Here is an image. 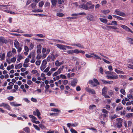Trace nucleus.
<instances>
[{
	"instance_id": "obj_59",
	"label": "nucleus",
	"mask_w": 133,
	"mask_h": 133,
	"mask_svg": "<svg viewBox=\"0 0 133 133\" xmlns=\"http://www.w3.org/2000/svg\"><path fill=\"white\" fill-rule=\"evenodd\" d=\"M126 113V111L124 110L122 111H121V115L124 116Z\"/></svg>"
},
{
	"instance_id": "obj_22",
	"label": "nucleus",
	"mask_w": 133,
	"mask_h": 133,
	"mask_svg": "<svg viewBox=\"0 0 133 133\" xmlns=\"http://www.w3.org/2000/svg\"><path fill=\"white\" fill-rule=\"evenodd\" d=\"M23 130L27 133H29L30 132V129L28 127H26Z\"/></svg>"
},
{
	"instance_id": "obj_1",
	"label": "nucleus",
	"mask_w": 133,
	"mask_h": 133,
	"mask_svg": "<svg viewBox=\"0 0 133 133\" xmlns=\"http://www.w3.org/2000/svg\"><path fill=\"white\" fill-rule=\"evenodd\" d=\"M112 76L107 75L106 77L108 79H116L118 78V76L116 73L113 72H110V74Z\"/></svg>"
},
{
	"instance_id": "obj_6",
	"label": "nucleus",
	"mask_w": 133,
	"mask_h": 133,
	"mask_svg": "<svg viewBox=\"0 0 133 133\" xmlns=\"http://www.w3.org/2000/svg\"><path fill=\"white\" fill-rule=\"evenodd\" d=\"M33 114L34 116H37L38 118H41L39 117L41 115V113L39 110L37 109H36L35 111H33Z\"/></svg>"
},
{
	"instance_id": "obj_62",
	"label": "nucleus",
	"mask_w": 133,
	"mask_h": 133,
	"mask_svg": "<svg viewBox=\"0 0 133 133\" xmlns=\"http://www.w3.org/2000/svg\"><path fill=\"white\" fill-rule=\"evenodd\" d=\"M100 5L98 4L96 5L95 7V10L96 11L97 10V9L98 8L100 7Z\"/></svg>"
},
{
	"instance_id": "obj_23",
	"label": "nucleus",
	"mask_w": 133,
	"mask_h": 133,
	"mask_svg": "<svg viewBox=\"0 0 133 133\" xmlns=\"http://www.w3.org/2000/svg\"><path fill=\"white\" fill-rule=\"evenodd\" d=\"M51 2L52 5L55 6L56 5L57 2V0H52Z\"/></svg>"
},
{
	"instance_id": "obj_63",
	"label": "nucleus",
	"mask_w": 133,
	"mask_h": 133,
	"mask_svg": "<svg viewBox=\"0 0 133 133\" xmlns=\"http://www.w3.org/2000/svg\"><path fill=\"white\" fill-rule=\"evenodd\" d=\"M79 51L78 49H76L74 50V53H75L76 54H78L79 53Z\"/></svg>"
},
{
	"instance_id": "obj_3",
	"label": "nucleus",
	"mask_w": 133,
	"mask_h": 133,
	"mask_svg": "<svg viewBox=\"0 0 133 133\" xmlns=\"http://www.w3.org/2000/svg\"><path fill=\"white\" fill-rule=\"evenodd\" d=\"M123 119L121 118H118L117 119V121L116 123L117 127L118 128H121L122 126Z\"/></svg>"
},
{
	"instance_id": "obj_25",
	"label": "nucleus",
	"mask_w": 133,
	"mask_h": 133,
	"mask_svg": "<svg viewBox=\"0 0 133 133\" xmlns=\"http://www.w3.org/2000/svg\"><path fill=\"white\" fill-rule=\"evenodd\" d=\"M73 46H76L80 48H84V47L83 45H82L80 43H77V44H75L73 45Z\"/></svg>"
},
{
	"instance_id": "obj_30",
	"label": "nucleus",
	"mask_w": 133,
	"mask_h": 133,
	"mask_svg": "<svg viewBox=\"0 0 133 133\" xmlns=\"http://www.w3.org/2000/svg\"><path fill=\"white\" fill-rule=\"evenodd\" d=\"M36 3H32L30 5V6H31L32 7L33 9H34L36 7Z\"/></svg>"
},
{
	"instance_id": "obj_54",
	"label": "nucleus",
	"mask_w": 133,
	"mask_h": 133,
	"mask_svg": "<svg viewBox=\"0 0 133 133\" xmlns=\"http://www.w3.org/2000/svg\"><path fill=\"white\" fill-rule=\"evenodd\" d=\"M99 72L101 74H103V70L102 67H100V68Z\"/></svg>"
},
{
	"instance_id": "obj_64",
	"label": "nucleus",
	"mask_w": 133,
	"mask_h": 133,
	"mask_svg": "<svg viewBox=\"0 0 133 133\" xmlns=\"http://www.w3.org/2000/svg\"><path fill=\"white\" fill-rule=\"evenodd\" d=\"M128 68L133 69V65L129 64L128 65Z\"/></svg>"
},
{
	"instance_id": "obj_36",
	"label": "nucleus",
	"mask_w": 133,
	"mask_h": 133,
	"mask_svg": "<svg viewBox=\"0 0 133 133\" xmlns=\"http://www.w3.org/2000/svg\"><path fill=\"white\" fill-rule=\"evenodd\" d=\"M33 35L32 34H23V36H24L30 37H32L33 36Z\"/></svg>"
},
{
	"instance_id": "obj_7",
	"label": "nucleus",
	"mask_w": 133,
	"mask_h": 133,
	"mask_svg": "<svg viewBox=\"0 0 133 133\" xmlns=\"http://www.w3.org/2000/svg\"><path fill=\"white\" fill-rule=\"evenodd\" d=\"M85 90L87 92L90 93L91 94H96L95 91L93 89H91L90 88L88 87H86L85 88Z\"/></svg>"
},
{
	"instance_id": "obj_52",
	"label": "nucleus",
	"mask_w": 133,
	"mask_h": 133,
	"mask_svg": "<svg viewBox=\"0 0 133 133\" xmlns=\"http://www.w3.org/2000/svg\"><path fill=\"white\" fill-rule=\"evenodd\" d=\"M68 81L67 80H65L63 81V83L64 85L67 84L68 83Z\"/></svg>"
},
{
	"instance_id": "obj_13",
	"label": "nucleus",
	"mask_w": 133,
	"mask_h": 133,
	"mask_svg": "<svg viewBox=\"0 0 133 133\" xmlns=\"http://www.w3.org/2000/svg\"><path fill=\"white\" fill-rule=\"evenodd\" d=\"M46 130V128L44 126L42 125V131L44 132H46L47 133H54V131H51V130H49V131L46 132L44 130L43 131L42 130Z\"/></svg>"
},
{
	"instance_id": "obj_51",
	"label": "nucleus",
	"mask_w": 133,
	"mask_h": 133,
	"mask_svg": "<svg viewBox=\"0 0 133 133\" xmlns=\"http://www.w3.org/2000/svg\"><path fill=\"white\" fill-rule=\"evenodd\" d=\"M123 108V107H121L118 106L117 107L116 109L117 111H119L122 110Z\"/></svg>"
},
{
	"instance_id": "obj_9",
	"label": "nucleus",
	"mask_w": 133,
	"mask_h": 133,
	"mask_svg": "<svg viewBox=\"0 0 133 133\" xmlns=\"http://www.w3.org/2000/svg\"><path fill=\"white\" fill-rule=\"evenodd\" d=\"M108 88L107 87H105L102 89V95L103 96L105 95L107 92Z\"/></svg>"
},
{
	"instance_id": "obj_20",
	"label": "nucleus",
	"mask_w": 133,
	"mask_h": 133,
	"mask_svg": "<svg viewBox=\"0 0 133 133\" xmlns=\"http://www.w3.org/2000/svg\"><path fill=\"white\" fill-rule=\"evenodd\" d=\"M51 111L57 112H61L60 110H58V109L55 108H52L51 109Z\"/></svg>"
},
{
	"instance_id": "obj_61",
	"label": "nucleus",
	"mask_w": 133,
	"mask_h": 133,
	"mask_svg": "<svg viewBox=\"0 0 133 133\" xmlns=\"http://www.w3.org/2000/svg\"><path fill=\"white\" fill-rule=\"evenodd\" d=\"M67 53L68 54H74V50H69L67 51Z\"/></svg>"
},
{
	"instance_id": "obj_34",
	"label": "nucleus",
	"mask_w": 133,
	"mask_h": 133,
	"mask_svg": "<svg viewBox=\"0 0 133 133\" xmlns=\"http://www.w3.org/2000/svg\"><path fill=\"white\" fill-rule=\"evenodd\" d=\"M60 78H62L63 79H66V77L64 75L61 74L60 75Z\"/></svg>"
},
{
	"instance_id": "obj_33",
	"label": "nucleus",
	"mask_w": 133,
	"mask_h": 133,
	"mask_svg": "<svg viewBox=\"0 0 133 133\" xmlns=\"http://www.w3.org/2000/svg\"><path fill=\"white\" fill-rule=\"evenodd\" d=\"M23 57L21 55H19L17 59V61L19 62L20 60L22 59H23Z\"/></svg>"
},
{
	"instance_id": "obj_55",
	"label": "nucleus",
	"mask_w": 133,
	"mask_h": 133,
	"mask_svg": "<svg viewBox=\"0 0 133 133\" xmlns=\"http://www.w3.org/2000/svg\"><path fill=\"white\" fill-rule=\"evenodd\" d=\"M24 49L27 52H28L29 51V49L28 47L26 46H25L24 47Z\"/></svg>"
},
{
	"instance_id": "obj_50",
	"label": "nucleus",
	"mask_w": 133,
	"mask_h": 133,
	"mask_svg": "<svg viewBox=\"0 0 133 133\" xmlns=\"http://www.w3.org/2000/svg\"><path fill=\"white\" fill-rule=\"evenodd\" d=\"M101 81L103 82V84H108V81H107L104 79H102Z\"/></svg>"
},
{
	"instance_id": "obj_27",
	"label": "nucleus",
	"mask_w": 133,
	"mask_h": 133,
	"mask_svg": "<svg viewBox=\"0 0 133 133\" xmlns=\"http://www.w3.org/2000/svg\"><path fill=\"white\" fill-rule=\"evenodd\" d=\"M12 55L11 52L10 51H8L7 53V56L9 58L11 57Z\"/></svg>"
},
{
	"instance_id": "obj_56",
	"label": "nucleus",
	"mask_w": 133,
	"mask_h": 133,
	"mask_svg": "<svg viewBox=\"0 0 133 133\" xmlns=\"http://www.w3.org/2000/svg\"><path fill=\"white\" fill-rule=\"evenodd\" d=\"M60 49H62L63 51L65 50H66V49L65 45H62V46Z\"/></svg>"
},
{
	"instance_id": "obj_41",
	"label": "nucleus",
	"mask_w": 133,
	"mask_h": 133,
	"mask_svg": "<svg viewBox=\"0 0 133 133\" xmlns=\"http://www.w3.org/2000/svg\"><path fill=\"white\" fill-rule=\"evenodd\" d=\"M32 11L33 12L38 11L41 12H42V10L36 9L34 10H32Z\"/></svg>"
},
{
	"instance_id": "obj_18",
	"label": "nucleus",
	"mask_w": 133,
	"mask_h": 133,
	"mask_svg": "<svg viewBox=\"0 0 133 133\" xmlns=\"http://www.w3.org/2000/svg\"><path fill=\"white\" fill-rule=\"evenodd\" d=\"M14 45L16 49L19 46V43L17 41H15L14 43Z\"/></svg>"
},
{
	"instance_id": "obj_5",
	"label": "nucleus",
	"mask_w": 133,
	"mask_h": 133,
	"mask_svg": "<svg viewBox=\"0 0 133 133\" xmlns=\"http://www.w3.org/2000/svg\"><path fill=\"white\" fill-rule=\"evenodd\" d=\"M115 12L117 15L122 17H124L125 16V14L124 13L120 11L118 9H115Z\"/></svg>"
},
{
	"instance_id": "obj_17",
	"label": "nucleus",
	"mask_w": 133,
	"mask_h": 133,
	"mask_svg": "<svg viewBox=\"0 0 133 133\" xmlns=\"http://www.w3.org/2000/svg\"><path fill=\"white\" fill-rule=\"evenodd\" d=\"M10 104L11 105L13 106L14 107H18L19 106H20L22 105L21 104H17L16 103L14 102H10Z\"/></svg>"
},
{
	"instance_id": "obj_19",
	"label": "nucleus",
	"mask_w": 133,
	"mask_h": 133,
	"mask_svg": "<svg viewBox=\"0 0 133 133\" xmlns=\"http://www.w3.org/2000/svg\"><path fill=\"white\" fill-rule=\"evenodd\" d=\"M99 19L101 22L104 23H107L108 22L106 18H99Z\"/></svg>"
},
{
	"instance_id": "obj_14",
	"label": "nucleus",
	"mask_w": 133,
	"mask_h": 133,
	"mask_svg": "<svg viewBox=\"0 0 133 133\" xmlns=\"http://www.w3.org/2000/svg\"><path fill=\"white\" fill-rule=\"evenodd\" d=\"M29 116L30 118L32 119L31 121L33 123L35 122V121L37 119V118L32 115H29Z\"/></svg>"
},
{
	"instance_id": "obj_40",
	"label": "nucleus",
	"mask_w": 133,
	"mask_h": 133,
	"mask_svg": "<svg viewBox=\"0 0 133 133\" xmlns=\"http://www.w3.org/2000/svg\"><path fill=\"white\" fill-rule=\"evenodd\" d=\"M120 92L123 95H125L126 94L125 90L123 89H122L120 90Z\"/></svg>"
},
{
	"instance_id": "obj_58",
	"label": "nucleus",
	"mask_w": 133,
	"mask_h": 133,
	"mask_svg": "<svg viewBox=\"0 0 133 133\" xmlns=\"http://www.w3.org/2000/svg\"><path fill=\"white\" fill-rule=\"evenodd\" d=\"M64 0H58V3L60 4H62L64 2Z\"/></svg>"
},
{
	"instance_id": "obj_60",
	"label": "nucleus",
	"mask_w": 133,
	"mask_h": 133,
	"mask_svg": "<svg viewBox=\"0 0 133 133\" xmlns=\"http://www.w3.org/2000/svg\"><path fill=\"white\" fill-rule=\"evenodd\" d=\"M31 100L32 102H36L37 101V99L35 98L32 97L31 98Z\"/></svg>"
},
{
	"instance_id": "obj_44",
	"label": "nucleus",
	"mask_w": 133,
	"mask_h": 133,
	"mask_svg": "<svg viewBox=\"0 0 133 133\" xmlns=\"http://www.w3.org/2000/svg\"><path fill=\"white\" fill-rule=\"evenodd\" d=\"M49 115L50 116H57L59 115V114L57 113H50L49 114Z\"/></svg>"
},
{
	"instance_id": "obj_42",
	"label": "nucleus",
	"mask_w": 133,
	"mask_h": 133,
	"mask_svg": "<svg viewBox=\"0 0 133 133\" xmlns=\"http://www.w3.org/2000/svg\"><path fill=\"white\" fill-rule=\"evenodd\" d=\"M101 4L102 5L104 6L107 3V2L105 0H103L101 1Z\"/></svg>"
},
{
	"instance_id": "obj_4",
	"label": "nucleus",
	"mask_w": 133,
	"mask_h": 133,
	"mask_svg": "<svg viewBox=\"0 0 133 133\" xmlns=\"http://www.w3.org/2000/svg\"><path fill=\"white\" fill-rule=\"evenodd\" d=\"M0 107H5L6 109L10 111L11 110V107L10 105L8 104L5 103H2L0 104Z\"/></svg>"
},
{
	"instance_id": "obj_15",
	"label": "nucleus",
	"mask_w": 133,
	"mask_h": 133,
	"mask_svg": "<svg viewBox=\"0 0 133 133\" xmlns=\"http://www.w3.org/2000/svg\"><path fill=\"white\" fill-rule=\"evenodd\" d=\"M47 61L45 59L44 60L42 61V71L44 69V68L45 67V65L47 64Z\"/></svg>"
},
{
	"instance_id": "obj_47",
	"label": "nucleus",
	"mask_w": 133,
	"mask_h": 133,
	"mask_svg": "<svg viewBox=\"0 0 133 133\" xmlns=\"http://www.w3.org/2000/svg\"><path fill=\"white\" fill-rule=\"evenodd\" d=\"M14 97L13 96H11L7 98L8 99L9 101H12L14 100Z\"/></svg>"
},
{
	"instance_id": "obj_53",
	"label": "nucleus",
	"mask_w": 133,
	"mask_h": 133,
	"mask_svg": "<svg viewBox=\"0 0 133 133\" xmlns=\"http://www.w3.org/2000/svg\"><path fill=\"white\" fill-rule=\"evenodd\" d=\"M33 125L34 126V127L37 130H39L40 129L39 128V127L37 125H35L34 124H33Z\"/></svg>"
},
{
	"instance_id": "obj_16",
	"label": "nucleus",
	"mask_w": 133,
	"mask_h": 133,
	"mask_svg": "<svg viewBox=\"0 0 133 133\" xmlns=\"http://www.w3.org/2000/svg\"><path fill=\"white\" fill-rule=\"evenodd\" d=\"M87 19L89 21H93V20L94 17L92 15H90L86 16Z\"/></svg>"
},
{
	"instance_id": "obj_31",
	"label": "nucleus",
	"mask_w": 133,
	"mask_h": 133,
	"mask_svg": "<svg viewBox=\"0 0 133 133\" xmlns=\"http://www.w3.org/2000/svg\"><path fill=\"white\" fill-rule=\"evenodd\" d=\"M128 39L129 40V42L130 44H133V39L130 38H128Z\"/></svg>"
},
{
	"instance_id": "obj_46",
	"label": "nucleus",
	"mask_w": 133,
	"mask_h": 133,
	"mask_svg": "<svg viewBox=\"0 0 133 133\" xmlns=\"http://www.w3.org/2000/svg\"><path fill=\"white\" fill-rule=\"evenodd\" d=\"M128 98L130 99H132V94H129L127 95Z\"/></svg>"
},
{
	"instance_id": "obj_57",
	"label": "nucleus",
	"mask_w": 133,
	"mask_h": 133,
	"mask_svg": "<svg viewBox=\"0 0 133 133\" xmlns=\"http://www.w3.org/2000/svg\"><path fill=\"white\" fill-rule=\"evenodd\" d=\"M102 60L104 62H105L106 63H107L108 64H110V62L109 61H108V60H107L106 59H105L103 58L102 59Z\"/></svg>"
},
{
	"instance_id": "obj_38",
	"label": "nucleus",
	"mask_w": 133,
	"mask_h": 133,
	"mask_svg": "<svg viewBox=\"0 0 133 133\" xmlns=\"http://www.w3.org/2000/svg\"><path fill=\"white\" fill-rule=\"evenodd\" d=\"M93 81L97 85H99L100 84L99 83L96 79L94 78Z\"/></svg>"
},
{
	"instance_id": "obj_48",
	"label": "nucleus",
	"mask_w": 133,
	"mask_h": 133,
	"mask_svg": "<svg viewBox=\"0 0 133 133\" xmlns=\"http://www.w3.org/2000/svg\"><path fill=\"white\" fill-rule=\"evenodd\" d=\"M70 131L72 133H77V132L73 128L71 129Z\"/></svg>"
},
{
	"instance_id": "obj_11",
	"label": "nucleus",
	"mask_w": 133,
	"mask_h": 133,
	"mask_svg": "<svg viewBox=\"0 0 133 133\" xmlns=\"http://www.w3.org/2000/svg\"><path fill=\"white\" fill-rule=\"evenodd\" d=\"M77 78H75L72 80L71 82V85L73 87H75L77 82Z\"/></svg>"
},
{
	"instance_id": "obj_43",
	"label": "nucleus",
	"mask_w": 133,
	"mask_h": 133,
	"mask_svg": "<svg viewBox=\"0 0 133 133\" xmlns=\"http://www.w3.org/2000/svg\"><path fill=\"white\" fill-rule=\"evenodd\" d=\"M132 116H133V113H128L126 115V117L128 118H129Z\"/></svg>"
},
{
	"instance_id": "obj_37",
	"label": "nucleus",
	"mask_w": 133,
	"mask_h": 133,
	"mask_svg": "<svg viewBox=\"0 0 133 133\" xmlns=\"http://www.w3.org/2000/svg\"><path fill=\"white\" fill-rule=\"evenodd\" d=\"M55 65L56 66H59L61 65V64H60V62L58 60H57L55 63Z\"/></svg>"
},
{
	"instance_id": "obj_21",
	"label": "nucleus",
	"mask_w": 133,
	"mask_h": 133,
	"mask_svg": "<svg viewBox=\"0 0 133 133\" xmlns=\"http://www.w3.org/2000/svg\"><path fill=\"white\" fill-rule=\"evenodd\" d=\"M96 108V106L94 104H91L89 105V108L90 110H93L95 109Z\"/></svg>"
},
{
	"instance_id": "obj_10",
	"label": "nucleus",
	"mask_w": 133,
	"mask_h": 133,
	"mask_svg": "<svg viewBox=\"0 0 133 133\" xmlns=\"http://www.w3.org/2000/svg\"><path fill=\"white\" fill-rule=\"evenodd\" d=\"M7 43V40L3 37H0V43L3 44H6Z\"/></svg>"
},
{
	"instance_id": "obj_39",
	"label": "nucleus",
	"mask_w": 133,
	"mask_h": 133,
	"mask_svg": "<svg viewBox=\"0 0 133 133\" xmlns=\"http://www.w3.org/2000/svg\"><path fill=\"white\" fill-rule=\"evenodd\" d=\"M102 112L106 114H108L109 112L106 110L104 109H102Z\"/></svg>"
},
{
	"instance_id": "obj_35",
	"label": "nucleus",
	"mask_w": 133,
	"mask_h": 133,
	"mask_svg": "<svg viewBox=\"0 0 133 133\" xmlns=\"http://www.w3.org/2000/svg\"><path fill=\"white\" fill-rule=\"evenodd\" d=\"M5 53H3L1 56V58L0 59V60L1 61H3L5 59Z\"/></svg>"
},
{
	"instance_id": "obj_2",
	"label": "nucleus",
	"mask_w": 133,
	"mask_h": 133,
	"mask_svg": "<svg viewBox=\"0 0 133 133\" xmlns=\"http://www.w3.org/2000/svg\"><path fill=\"white\" fill-rule=\"evenodd\" d=\"M50 51V50L49 49H46L45 48H43L42 54H43L42 55V59L45 58L46 57L47 55L49 53Z\"/></svg>"
},
{
	"instance_id": "obj_32",
	"label": "nucleus",
	"mask_w": 133,
	"mask_h": 133,
	"mask_svg": "<svg viewBox=\"0 0 133 133\" xmlns=\"http://www.w3.org/2000/svg\"><path fill=\"white\" fill-rule=\"evenodd\" d=\"M117 117V115H116L115 114L114 115H111L110 117V119L111 120H112L114 119L115 118H116Z\"/></svg>"
},
{
	"instance_id": "obj_49",
	"label": "nucleus",
	"mask_w": 133,
	"mask_h": 133,
	"mask_svg": "<svg viewBox=\"0 0 133 133\" xmlns=\"http://www.w3.org/2000/svg\"><path fill=\"white\" fill-rule=\"evenodd\" d=\"M10 61L14 63L16 61V58L14 57L11 59Z\"/></svg>"
},
{
	"instance_id": "obj_45",
	"label": "nucleus",
	"mask_w": 133,
	"mask_h": 133,
	"mask_svg": "<svg viewBox=\"0 0 133 133\" xmlns=\"http://www.w3.org/2000/svg\"><path fill=\"white\" fill-rule=\"evenodd\" d=\"M35 56L33 55L32 56V58L30 61V62L31 63H34L35 61V60L34 58Z\"/></svg>"
},
{
	"instance_id": "obj_24",
	"label": "nucleus",
	"mask_w": 133,
	"mask_h": 133,
	"mask_svg": "<svg viewBox=\"0 0 133 133\" xmlns=\"http://www.w3.org/2000/svg\"><path fill=\"white\" fill-rule=\"evenodd\" d=\"M22 66V63H20L17 65H16L15 66V69H20L21 68Z\"/></svg>"
},
{
	"instance_id": "obj_12",
	"label": "nucleus",
	"mask_w": 133,
	"mask_h": 133,
	"mask_svg": "<svg viewBox=\"0 0 133 133\" xmlns=\"http://www.w3.org/2000/svg\"><path fill=\"white\" fill-rule=\"evenodd\" d=\"M80 7L86 10H88L89 9L88 5H87V4H83L81 5L80 6Z\"/></svg>"
},
{
	"instance_id": "obj_26",
	"label": "nucleus",
	"mask_w": 133,
	"mask_h": 133,
	"mask_svg": "<svg viewBox=\"0 0 133 133\" xmlns=\"http://www.w3.org/2000/svg\"><path fill=\"white\" fill-rule=\"evenodd\" d=\"M51 57L52 61H54L56 59V56L53 54H52L51 55Z\"/></svg>"
},
{
	"instance_id": "obj_28",
	"label": "nucleus",
	"mask_w": 133,
	"mask_h": 133,
	"mask_svg": "<svg viewBox=\"0 0 133 133\" xmlns=\"http://www.w3.org/2000/svg\"><path fill=\"white\" fill-rule=\"evenodd\" d=\"M110 11L109 9L107 10H104L103 11V13L104 14L106 15L107 14L109 13Z\"/></svg>"
},
{
	"instance_id": "obj_29",
	"label": "nucleus",
	"mask_w": 133,
	"mask_h": 133,
	"mask_svg": "<svg viewBox=\"0 0 133 133\" xmlns=\"http://www.w3.org/2000/svg\"><path fill=\"white\" fill-rule=\"evenodd\" d=\"M57 15L58 16L62 17L64 16V14L62 13L58 12L57 13Z\"/></svg>"
},
{
	"instance_id": "obj_8",
	"label": "nucleus",
	"mask_w": 133,
	"mask_h": 133,
	"mask_svg": "<svg viewBox=\"0 0 133 133\" xmlns=\"http://www.w3.org/2000/svg\"><path fill=\"white\" fill-rule=\"evenodd\" d=\"M121 27L128 31L132 33H133L132 31L128 27L125 25H122L121 26Z\"/></svg>"
}]
</instances>
